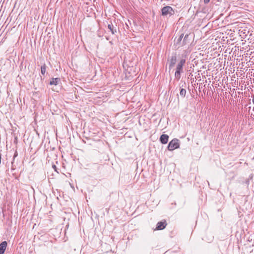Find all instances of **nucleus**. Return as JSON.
<instances>
[{
  "instance_id": "9b49d317",
  "label": "nucleus",
  "mask_w": 254,
  "mask_h": 254,
  "mask_svg": "<svg viewBox=\"0 0 254 254\" xmlns=\"http://www.w3.org/2000/svg\"><path fill=\"white\" fill-rule=\"evenodd\" d=\"M187 91L185 89L181 88L180 91V95L182 98H185Z\"/></svg>"
},
{
  "instance_id": "f8f14e48",
  "label": "nucleus",
  "mask_w": 254,
  "mask_h": 254,
  "mask_svg": "<svg viewBox=\"0 0 254 254\" xmlns=\"http://www.w3.org/2000/svg\"><path fill=\"white\" fill-rule=\"evenodd\" d=\"M189 37V35L188 34H187L185 35L184 38V40H183V45H186L187 44V42H186V41L187 40V39Z\"/></svg>"
},
{
  "instance_id": "7ed1b4c3",
  "label": "nucleus",
  "mask_w": 254,
  "mask_h": 254,
  "mask_svg": "<svg viewBox=\"0 0 254 254\" xmlns=\"http://www.w3.org/2000/svg\"><path fill=\"white\" fill-rule=\"evenodd\" d=\"M174 14V11L172 7L170 6H166L162 8V14L163 16L172 15Z\"/></svg>"
},
{
  "instance_id": "0eeeda50",
  "label": "nucleus",
  "mask_w": 254,
  "mask_h": 254,
  "mask_svg": "<svg viewBox=\"0 0 254 254\" xmlns=\"http://www.w3.org/2000/svg\"><path fill=\"white\" fill-rule=\"evenodd\" d=\"M177 61V57L176 56H172L169 63V68H172L176 64Z\"/></svg>"
},
{
  "instance_id": "9d476101",
  "label": "nucleus",
  "mask_w": 254,
  "mask_h": 254,
  "mask_svg": "<svg viewBox=\"0 0 254 254\" xmlns=\"http://www.w3.org/2000/svg\"><path fill=\"white\" fill-rule=\"evenodd\" d=\"M46 65L45 64H44L41 66V74L44 76L46 73Z\"/></svg>"
},
{
  "instance_id": "1a4fd4ad",
  "label": "nucleus",
  "mask_w": 254,
  "mask_h": 254,
  "mask_svg": "<svg viewBox=\"0 0 254 254\" xmlns=\"http://www.w3.org/2000/svg\"><path fill=\"white\" fill-rule=\"evenodd\" d=\"M108 29L110 30L112 34H115L117 32V29L114 27V25L111 23L108 25Z\"/></svg>"
},
{
  "instance_id": "ddd939ff",
  "label": "nucleus",
  "mask_w": 254,
  "mask_h": 254,
  "mask_svg": "<svg viewBox=\"0 0 254 254\" xmlns=\"http://www.w3.org/2000/svg\"><path fill=\"white\" fill-rule=\"evenodd\" d=\"M184 37V34H182L179 38H178V39L177 40V43H179V42H180L182 39V38H183Z\"/></svg>"
},
{
  "instance_id": "f03ea898",
  "label": "nucleus",
  "mask_w": 254,
  "mask_h": 254,
  "mask_svg": "<svg viewBox=\"0 0 254 254\" xmlns=\"http://www.w3.org/2000/svg\"><path fill=\"white\" fill-rule=\"evenodd\" d=\"M180 147L179 140L177 138H174L169 143L168 145V149L170 151H173Z\"/></svg>"
},
{
  "instance_id": "6e6552de",
  "label": "nucleus",
  "mask_w": 254,
  "mask_h": 254,
  "mask_svg": "<svg viewBox=\"0 0 254 254\" xmlns=\"http://www.w3.org/2000/svg\"><path fill=\"white\" fill-rule=\"evenodd\" d=\"M61 81L60 78H53L51 79L50 82V85H57Z\"/></svg>"
},
{
  "instance_id": "39448f33",
  "label": "nucleus",
  "mask_w": 254,
  "mask_h": 254,
  "mask_svg": "<svg viewBox=\"0 0 254 254\" xmlns=\"http://www.w3.org/2000/svg\"><path fill=\"white\" fill-rule=\"evenodd\" d=\"M7 242L3 241L0 244V254H3L7 247Z\"/></svg>"
},
{
  "instance_id": "423d86ee",
  "label": "nucleus",
  "mask_w": 254,
  "mask_h": 254,
  "mask_svg": "<svg viewBox=\"0 0 254 254\" xmlns=\"http://www.w3.org/2000/svg\"><path fill=\"white\" fill-rule=\"evenodd\" d=\"M169 136L167 134H163L161 135L160 140L162 144H166L168 141Z\"/></svg>"
},
{
  "instance_id": "2eb2a0df",
  "label": "nucleus",
  "mask_w": 254,
  "mask_h": 254,
  "mask_svg": "<svg viewBox=\"0 0 254 254\" xmlns=\"http://www.w3.org/2000/svg\"><path fill=\"white\" fill-rule=\"evenodd\" d=\"M52 167L55 170V171H57V167L55 165H53L52 166Z\"/></svg>"
},
{
  "instance_id": "20e7f679",
  "label": "nucleus",
  "mask_w": 254,
  "mask_h": 254,
  "mask_svg": "<svg viewBox=\"0 0 254 254\" xmlns=\"http://www.w3.org/2000/svg\"><path fill=\"white\" fill-rule=\"evenodd\" d=\"M167 226V223L166 221H160L157 223L156 225V227L155 230H162L164 229Z\"/></svg>"
},
{
  "instance_id": "f3484780",
  "label": "nucleus",
  "mask_w": 254,
  "mask_h": 254,
  "mask_svg": "<svg viewBox=\"0 0 254 254\" xmlns=\"http://www.w3.org/2000/svg\"><path fill=\"white\" fill-rule=\"evenodd\" d=\"M252 102H253V104H254V96L253 98Z\"/></svg>"
},
{
  "instance_id": "f257e3e1",
  "label": "nucleus",
  "mask_w": 254,
  "mask_h": 254,
  "mask_svg": "<svg viewBox=\"0 0 254 254\" xmlns=\"http://www.w3.org/2000/svg\"><path fill=\"white\" fill-rule=\"evenodd\" d=\"M185 63L186 60L182 59L177 65L176 71L175 72V77L177 80H179L181 78V74L183 72V66Z\"/></svg>"
},
{
  "instance_id": "dca6fc26",
  "label": "nucleus",
  "mask_w": 254,
  "mask_h": 254,
  "mask_svg": "<svg viewBox=\"0 0 254 254\" xmlns=\"http://www.w3.org/2000/svg\"><path fill=\"white\" fill-rule=\"evenodd\" d=\"M210 0H204V2L205 3H207L209 2Z\"/></svg>"
},
{
  "instance_id": "4468645a",
  "label": "nucleus",
  "mask_w": 254,
  "mask_h": 254,
  "mask_svg": "<svg viewBox=\"0 0 254 254\" xmlns=\"http://www.w3.org/2000/svg\"><path fill=\"white\" fill-rule=\"evenodd\" d=\"M17 155H18V153H17V151H15L14 152V155H13V161H14L15 158L17 156Z\"/></svg>"
}]
</instances>
